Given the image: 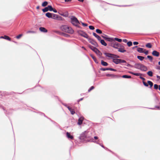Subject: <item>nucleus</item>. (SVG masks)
<instances>
[{
	"instance_id": "19",
	"label": "nucleus",
	"mask_w": 160,
	"mask_h": 160,
	"mask_svg": "<svg viewBox=\"0 0 160 160\" xmlns=\"http://www.w3.org/2000/svg\"><path fill=\"white\" fill-rule=\"evenodd\" d=\"M90 56L96 63L98 64V63L96 58L92 54H90Z\"/></svg>"
},
{
	"instance_id": "2",
	"label": "nucleus",
	"mask_w": 160,
	"mask_h": 160,
	"mask_svg": "<svg viewBox=\"0 0 160 160\" xmlns=\"http://www.w3.org/2000/svg\"><path fill=\"white\" fill-rule=\"evenodd\" d=\"M70 19L71 22L73 25L79 28H82V27L79 25L80 24V23L76 17L72 16L70 18Z\"/></svg>"
},
{
	"instance_id": "35",
	"label": "nucleus",
	"mask_w": 160,
	"mask_h": 160,
	"mask_svg": "<svg viewBox=\"0 0 160 160\" xmlns=\"http://www.w3.org/2000/svg\"><path fill=\"white\" fill-rule=\"evenodd\" d=\"M56 20L63 21L64 20V19L61 16L58 15L57 19Z\"/></svg>"
},
{
	"instance_id": "39",
	"label": "nucleus",
	"mask_w": 160,
	"mask_h": 160,
	"mask_svg": "<svg viewBox=\"0 0 160 160\" xmlns=\"http://www.w3.org/2000/svg\"><path fill=\"white\" fill-rule=\"evenodd\" d=\"M42 10L43 12H45L48 11V8L47 7H45L44 8H43L42 9Z\"/></svg>"
},
{
	"instance_id": "48",
	"label": "nucleus",
	"mask_w": 160,
	"mask_h": 160,
	"mask_svg": "<svg viewBox=\"0 0 160 160\" xmlns=\"http://www.w3.org/2000/svg\"><path fill=\"white\" fill-rule=\"evenodd\" d=\"M109 70H110L111 71H113L114 72H116L117 71V70L116 69H115L114 68H109Z\"/></svg>"
},
{
	"instance_id": "6",
	"label": "nucleus",
	"mask_w": 160,
	"mask_h": 160,
	"mask_svg": "<svg viewBox=\"0 0 160 160\" xmlns=\"http://www.w3.org/2000/svg\"><path fill=\"white\" fill-rule=\"evenodd\" d=\"M104 54L106 56L109 57L112 59H113L118 58H120V57L118 55L111 53L105 52L104 53Z\"/></svg>"
},
{
	"instance_id": "42",
	"label": "nucleus",
	"mask_w": 160,
	"mask_h": 160,
	"mask_svg": "<svg viewBox=\"0 0 160 160\" xmlns=\"http://www.w3.org/2000/svg\"><path fill=\"white\" fill-rule=\"evenodd\" d=\"M96 32L98 34H102V31L99 29H97L96 30Z\"/></svg>"
},
{
	"instance_id": "58",
	"label": "nucleus",
	"mask_w": 160,
	"mask_h": 160,
	"mask_svg": "<svg viewBox=\"0 0 160 160\" xmlns=\"http://www.w3.org/2000/svg\"><path fill=\"white\" fill-rule=\"evenodd\" d=\"M108 151H109V152H112V153L113 154H114L118 158V155H117L116 154V153H114L113 152H112V151H111V150H109V149H108Z\"/></svg>"
},
{
	"instance_id": "64",
	"label": "nucleus",
	"mask_w": 160,
	"mask_h": 160,
	"mask_svg": "<svg viewBox=\"0 0 160 160\" xmlns=\"http://www.w3.org/2000/svg\"><path fill=\"white\" fill-rule=\"evenodd\" d=\"M156 69H157L160 70V66H157L156 67Z\"/></svg>"
},
{
	"instance_id": "47",
	"label": "nucleus",
	"mask_w": 160,
	"mask_h": 160,
	"mask_svg": "<svg viewBox=\"0 0 160 160\" xmlns=\"http://www.w3.org/2000/svg\"><path fill=\"white\" fill-rule=\"evenodd\" d=\"M94 88V87L93 86H91L88 89V92H90L92 90H93Z\"/></svg>"
},
{
	"instance_id": "18",
	"label": "nucleus",
	"mask_w": 160,
	"mask_h": 160,
	"mask_svg": "<svg viewBox=\"0 0 160 160\" xmlns=\"http://www.w3.org/2000/svg\"><path fill=\"white\" fill-rule=\"evenodd\" d=\"M68 109L69 111L70 112L71 114L73 115L75 113V111L74 109H72L70 107H68Z\"/></svg>"
},
{
	"instance_id": "46",
	"label": "nucleus",
	"mask_w": 160,
	"mask_h": 160,
	"mask_svg": "<svg viewBox=\"0 0 160 160\" xmlns=\"http://www.w3.org/2000/svg\"><path fill=\"white\" fill-rule=\"evenodd\" d=\"M142 74L141 73H134V75H135L136 76H140L142 75Z\"/></svg>"
},
{
	"instance_id": "43",
	"label": "nucleus",
	"mask_w": 160,
	"mask_h": 160,
	"mask_svg": "<svg viewBox=\"0 0 160 160\" xmlns=\"http://www.w3.org/2000/svg\"><path fill=\"white\" fill-rule=\"evenodd\" d=\"M127 45L128 47H130L132 45V42L131 41H128L127 43Z\"/></svg>"
},
{
	"instance_id": "40",
	"label": "nucleus",
	"mask_w": 160,
	"mask_h": 160,
	"mask_svg": "<svg viewBox=\"0 0 160 160\" xmlns=\"http://www.w3.org/2000/svg\"><path fill=\"white\" fill-rule=\"evenodd\" d=\"M100 70L101 71H105L106 70H109V68H101L100 69Z\"/></svg>"
},
{
	"instance_id": "30",
	"label": "nucleus",
	"mask_w": 160,
	"mask_h": 160,
	"mask_svg": "<svg viewBox=\"0 0 160 160\" xmlns=\"http://www.w3.org/2000/svg\"><path fill=\"white\" fill-rule=\"evenodd\" d=\"M116 41L118 42H121L122 41V40L121 39L117 38H113V41Z\"/></svg>"
},
{
	"instance_id": "36",
	"label": "nucleus",
	"mask_w": 160,
	"mask_h": 160,
	"mask_svg": "<svg viewBox=\"0 0 160 160\" xmlns=\"http://www.w3.org/2000/svg\"><path fill=\"white\" fill-rule=\"evenodd\" d=\"M137 58L139 60L141 61H142L143 59L144 58V57L140 56H137Z\"/></svg>"
},
{
	"instance_id": "57",
	"label": "nucleus",
	"mask_w": 160,
	"mask_h": 160,
	"mask_svg": "<svg viewBox=\"0 0 160 160\" xmlns=\"http://www.w3.org/2000/svg\"><path fill=\"white\" fill-rule=\"evenodd\" d=\"M119 48H125L121 44H120L119 43Z\"/></svg>"
},
{
	"instance_id": "32",
	"label": "nucleus",
	"mask_w": 160,
	"mask_h": 160,
	"mask_svg": "<svg viewBox=\"0 0 160 160\" xmlns=\"http://www.w3.org/2000/svg\"><path fill=\"white\" fill-rule=\"evenodd\" d=\"M147 74L150 77H152L153 76V72L151 71H149L147 72Z\"/></svg>"
},
{
	"instance_id": "23",
	"label": "nucleus",
	"mask_w": 160,
	"mask_h": 160,
	"mask_svg": "<svg viewBox=\"0 0 160 160\" xmlns=\"http://www.w3.org/2000/svg\"><path fill=\"white\" fill-rule=\"evenodd\" d=\"M105 40L108 42H112L113 41V38H110L108 37Z\"/></svg>"
},
{
	"instance_id": "62",
	"label": "nucleus",
	"mask_w": 160,
	"mask_h": 160,
	"mask_svg": "<svg viewBox=\"0 0 160 160\" xmlns=\"http://www.w3.org/2000/svg\"><path fill=\"white\" fill-rule=\"evenodd\" d=\"M92 142H94L95 143H96L97 144H99V143L98 142V141H95V140H93V139H92Z\"/></svg>"
},
{
	"instance_id": "4",
	"label": "nucleus",
	"mask_w": 160,
	"mask_h": 160,
	"mask_svg": "<svg viewBox=\"0 0 160 160\" xmlns=\"http://www.w3.org/2000/svg\"><path fill=\"white\" fill-rule=\"evenodd\" d=\"M88 132L87 131H85L80 134V136L78 137L79 139L82 141L83 142L88 137L87 134Z\"/></svg>"
},
{
	"instance_id": "20",
	"label": "nucleus",
	"mask_w": 160,
	"mask_h": 160,
	"mask_svg": "<svg viewBox=\"0 0 160 160\" xmlns=\"http://www.w3.org/2000/svg\"><path fill=\"white\" fill-rule=\"evenodd\" d=\"M101 64L104 66H107L108 65V64L107 62L103 60L101 61Z\"/></svg>"
},
{
	"instance_id": "53",
	"label": "nucleus",
	"mask_w": 160,
	"mask_h": 160,
	"mask_svg": "<svg viewBox=\"0 0 160 160\" xmlns=\"http://www.w3.org/2000/svg\"><path fill=\"white\" fill-rule=\"evenodd\" d=\"M142 83L144 86L147 87H148V83H146L145 82H144V81H142Z\"/></svg>"
},
{
	"instance_id": "10",
	"label": "nucleus",
	"mask_w": 160,
	"mask_h": 160,
	"mask_svg": "<svg viewBox=\"0 0 160 160\" xmlns=\"http://www.w3.org/2000/svg\"><path fill=\"white\" fill-rule=\"evenodd\" d=\"M140 70L141 71L145 72L147 70L148 68L146 66L142 64Z\"/></svg>"
},
{
	"instance_id": "33",
	"label": "nucleus",
	"mask_w": 160,
	"mask_h": 160,
	"mask_svg": "<svg viewBox=\"0 0 160 160\" xmlns=\"http://www.w3.org/2000/svg\"><path fill=\"white\" fill-rule=\"evenodd\" d=\"M152 45L151 43H147L146 45V47L148 48H151L152 47Z\"/></svg>"
},
{
	"instance_id": "54",
	"label": "nucleus",
	"mask_w": 160,
	"mask_h": 160,
	"mask_svg": "<svg viewBox=\"0 0 160 160\" xmlns=\"http://www.w3.org/2000/svg\"><path fill=\"white\" fill-rule=\"evenodd\" d=\"M48 119H49L51 122H52L53 124H55V125H57V123L56 122H55L54 121L52 120V119H51L50 118H48Z\"/></svg>"
},
{
	"instance_id": "61",
	"label": "nucleus",
	"mask_w": 160,
	"mask_h": 160,
	"mask_svg": "<svg viewBox=\"0 0 160 160\" xmlns=\"http://www.w3.org/2000/svg\"><path fill=\"white\" fill-rule=\"evenodd\" d=\"M139 78H140L142 80V81H144L145 80V78H143L141 76H140L139 77Z\"/></svg>"
},
{
	"instance_id": "12",
	"label": "nucleus",
	"mask_w": 160,
	"mask_h": 160,
	"mask_svg": "<svg viewBox=\"0 0 160 160\" xmlns=\"http://www.w3.org/2000/svg\"><path fill=\"white\" fill-rule=\"evenodd\" d=\"M152 54L153 56L156 57H158L159 55V53L155 50H153L152 52Z\"/></svg>"
},
{
	"instance_id": "45",
	"label": "nucleus",
	"mask_w": 160,
	"mask_h": 160,
	"mask_svg": "<svg viewBox=\"0 0 160 160\" xmlns=\"http://www.w3.org/2000/svg\"><path fill=\"white\" fill-rule=\"evenodd\" d=\"M38 113L40 115H43L46 118H48V117H47L46 116L44 113L41 112H38Z\"/></svg>"
},
{
	"instance_id": "15",
	"label": "nucleus",
	"mask_w": 160,
	"mask_h": 160,
	"mask_svg": "<svg viewBox=\"0 0 160 160\" xmlns=\"http://www.w3.org/2000/svg\"><path fill=\"white\" fill-rule=\"evenodd\" d=\"M39 30L42 32L46 33L48 32V30L45 28L43 27H40L39 28Z\"/></svg>"
},
{
	"instance_id": "11",
	"label": "nucleus",
	"mask_w": 160,
	"mask_h": 160,
	"mask_svg": "<svg viewBox=\"0 0 160 160\" xmlns=\"http://www.w3.org/2000/svg\"><path fill=\"white\" fill-rule=\"evenodd\" d=\"M106 76L107 77H111L113 78H119L120 77L118 75H114L113 74H106Z\"/></svg>"
},
{
	"instance_id": "55",
	"label": "nucleus",
	"mask_w": 160,
	"mask_h": 160,
	"mask_svg": "<svg viewBox=\"0 0 160 160\" xmlns=\"http://www.w3.org/2000/svg\"><path fill=\"white\" fill-rule=\"evenodd\" d=\"M96 38H97L99 41L101 39V37L98 35L96 36Z\"/></svg>"
},
{
	"instance_id": "24",
	"label": "nucleus",
	"mask_w": 160,
	"mask_h": 160,
	"mask_svg": "<svg viewBox=\"0 0 160 160\" xmlns=\"http://www.w3.org/2000/svg\"><path fill=\"white\" fill-rule=\"evenodd\" d=\"M118 51L119 52L122 53H124L126 52V50L125 49V48H118Z\"/></svg>"
},
{
	"instance_id": "44",
	"label": "nucleus",
	"mask_w": 160,
	"mask_h": 160,
	"mask_svg": "<svg viewBox=\"0 0 160 160\" xmlns=\"http://www.w3.org/2000/svg\"><path fill=\"white\" fill-rule=\"evenodd\" d=\"M159 85L157 84H155L154 85V88L155 89H158Z\"/></svg>"
},
{
	"instance_id": "60",
	"label": "nucleus",
	"mask_w": 160,
	"mask_h": 160,
	"mask_svg": "<svg viewBox=\"0 0 160 160\" xmlns=\"http://www.w3.org/2000/svg\"><path fill=\"white\" fill-rule=\"evenodd\" d=\"M144 53L146 55H147L148 54V50L144 51Z\"/></svg>"
},
{
	"instance_id": "29",
	"label": "nucleus",
	"mask_w": 160,
	"mask_h": 160,
	"mask_svg": "<svg viewBox=\"0 0 160 160\" xmlns=\"http://www.w3.org/2000/svg\"><path fill=\"white\" fill-rule=\"evenodd\" d=\"M59 14L65 17H67L68 16V12H67L65 14H64L63 13H59Z\"/></svg>"
},
{
	"instance_id": "14",
	"label": "nucleus",
	"mask_w": 160,
	"mask_h": 160,
	"mask_svg": "<svg viewBox=\"0 0 160 160\" xmlns=\"http://www.w3.org/2000/svg\"><path fill=\"white\" fill-rule=\"evenodd\" d=\"M0 38H3L9 41H11V38L9 37L6 35L0 37Z\"/></svg>"
},
{
	"instance_id": "37",
	"label": "nucleus",
	"mask_w": 160,
	"mask_h": 160,
	"mask_svg": "<svg viewBox=\"0 0 160 160\" xmlns=\"http://www.w3.org/2000/svg\"><path fill=\"white\" fill-rule=\"evenodd\" d=\"M119 43L117 42H115V47H114V48L118 49V48H119Z\"/></svg>"
},
{
	"instance_id": "49",
	"label": "nucleus",
	"mask_w": 160,
	"mask_h": 160,
	"mask_svg": "<svg viewBox=\"0 0 160 160\" xmlns=\"http://www.w3.org/2000/svg\"><path fill=\"white\" fill-rule=\"evenodd\" d=\"M89 28L91 30H93L95 28L94 26L92 25H90L89 26Z\"/></svg>"
},
{
	"instance_id": "25",
	"label": "nucleus",
	"mask_w": 160,
	"mask_h": 160,
	"mask_svg": "<svg viewBox=\"0 0 160 160\" xmlns=\"http://www.w3.org/2000/svg\"><path fill=\"white\" fill-rule=\"evenodd\" d=\"M52 18H51L55 20H57V19L58 15L52 13Z\"/></svg>"
},
{
	"instance_id": "8",
	"label": "nucleus",
	"mask_w": 160,
	"mask_h": 160,
	"mask_svg": "<svg viewBox=\"0 0 160 160\" xmlns=\"http://www.w3.org/2000/svg\"><path fill=\"white\" fill-rule=\"evenodd\" d=\"M88 39L89 42L94 45L95 46L94 47H98V45L97 42L92 38H89Z\"/></svg>"
},
{
	"instance_id": "27",
	"label": "nucleus",
	"mask_w": 160,
	"mask_h": 160,
	"mask_svg": "<svg viewBox=\"0 0 160 160\" xmlns=\"http://www.w3.org/2000/svg\"><path fill=\"white\" fill-rule=\"evenodd\" d=\"M147 82L148 84V85H150V88H151L153 85L152 82L148 80Z\"/></svg>"
},
{
	"instance_id": "31",
	"label": "nucleus",
	"mask_w": 160,
	"mask_h": 160,
	"mask_svg": "<svg viewBox=\"0 0 160 160\" xmlns=\"http://www.w3.org/2000/svg\"><path fill=\"white\" fill-rule=\"evenodd\" d=\"M124 64H122L121 63V65H125V66H127V67H132V68H133V67H134V66L132 65H131L130 64H129V63H128L127 62V63H124Z\"/></svg>"
},
{
	"instance_id": "22",
	"label": "nucleus",
	"mask_w": 160,
	"mask_h": 160,
	"mask_svg": "<svg viewBox=\"0 0 160 160\" xmlns=\"http://www.w3.org/2000/svg\"><path fill=\"white\" fill-rule=\"evenodd\" d=\"M99 42H100L103 45L106 46L107 45V43L105 42V41L103 39H101Z\"/></svg>"
},
{
	"instance_id": "63",
	"label": "nucleus",
	"mask_w": 160,
	"mask_h": 160,
	"mask_svg": "<svg viewBox=\"0 0 160 160\" xmlns=\"http://www.w3.org/2000/svg\"><path fill=\"white\" fill-rule=\"evenodd\" d=\"M133 44L134 45H137L138 44V42H134Z\"/></svg>"
},
{
	"instance_id": "51",
	"label": "nucleus",
	"mask_w": 160,
	"mask_h": 160,
	"mask_svg": "<svg viewBox=\"0 0 160 160\" xmlns=\"http://www.w3.org/2000/svg\"><path fill=\"white\" fill-rule=\"evenodd\" d=\"M22 36V34H21L18 35L16 37V38L18 39H19Z\"/></svg>"
},
{
	"instance_id": "21",
	"label": "nucleus",
	"mask_w": 160,
	"mask_h": 160,
	"mask_svg": "<svg viewBox=\"0 0 160 160\" xmlns=\"http://www.w3.org/2000/svg\"><path fill=\"white\" fill-rule=\"evenodd\" d=\"M52 13L49 12H47L46 13H45V16L46 17H48V18H52Z\"/></svg>"
},
{
	"instance_id": "41",
	"label": "nucleus",
	"mask_w": 160,
	"mask_h": 160,
	"mask_svg": "<svg viewBox=\"0 0 160 160\" xmlns=\"http://www.w3.org/2000/svg\"><path fill=\"white\" fill-rule=\"evenodd\" d=\"M147 58H148L150 61L151 62H152L153 60V57L150 55H148L147 56Z\"/></svg>"
},
{
	"instance_id": "50",
	"label": "nucleus",
	"mask_w": 160,
	"mask_h": 160,
	"mask_svg": "<svg viewBox=\"0 0 160 160\" xmlns=\"http://www.w3.org/2000/svg\"><path fill=\"white\" fill-rule=\"evenodd\" d=\"M82 24L84 27H87L88 26V24L87 23H84L82 22H81Z\"/></svg>"
},
{
	"instance_id": "38",
	"label": "nucleus",
	"mask_w": 160,
	"mask_h": 160,
	"mask_svg": "<svg viewBox=\"0 0 160 160\" xmlns=\"http://www.w3.org/2000/svg\"><path fill=\"white\" fill-rule=\"evenodd\" d=\"M48 8V11H52L53 10V8L52 6L51 5H48L47 6Z\"/></svg>"
},
{
	"instance_id": "3",
	"label": "nucleus",
	"mask_w": 160,
	"mask_h": 160,
	"mask_svg": "<svg viewBox=\"0 0 160 160\" xmlns=\"http://www.w3.org/2000/svg\"><path fill=\"white\" fill-rule=\"evenodd\" d=\"M88 47L98 55L101 56L102 55V53L96 48V47L92 46L90 44L88 45Z\"/></svg>"
},
{
	"instance_id": "16",
	"label": "nucleus",
	"mask_w": 160,
	"mask_h": 160,
	"mask_svg": "<svg viewBox=\"0 0 160 160\" xmlns=\"http://www.w3.org/2000/svg\"><path fill=\"white\" fill-rule=\"evenodd\" d=\"M145 49L141 48H138L137 51L139 53H143L144 51H145Z\"/></svg>"
},
{
	"instance_id": "26",
	"label": "nucleus",
	"mask_w": 160,
	"mask_h": 160,
	"mask_svg": "<svg viewBox=\"0 0 160 160\" xmlns=\"http://www.w3.org/2000/svg\"><path fill=\"white\" fill-rule=\"evenodd\" d=\"M121 77L125 78H131V76L130 75H124L121 76Z\"/></svg>"
},
{
	"instance_id": "56",
	"label": "nucleus",
	"mask_w": 160,
	"mask_h": 160,
	"mask_svg": "<svg viewBox=\"0 0 160 160\" xmlns=\"http://www.w3.org/2000/svg\"><path fill=\"white\" fill-rule=\"evenodd\" d=\"M61 103L63 105H64V106H65V107H66V108H68V107H69V106H68L65 103H63V102H61Z\"/></svg>"
},
{
	"instance_id": "34",
	"label": "nucleus",
	"mask_w": 160,
	"mask_h": 160,
	"mask_svg": "<svg viewBox=\"0 0 160 160\" xmlns=\"http://www.w3.org/2000/svg\"><path fill=\"white\" fill-rule=\"evenodd\" d=\"M115 42H109L108 44V45L114 48L115 47Z\"/></svg>"
},
{
	"instance_id": "9",
	"label": "nucleus",
	"mask_w": 160,
	"mask_h": 160,
	"mask_svg": "<svg viewBox=\"0 0 160 160\" xmlns=\"http://www.w3.org/2000/svg\"><path fill=\"white\" fill-rule=\"evenodd\" d=\"M131 62H132L134 63H135V66H134V68L138 69H140V68H141V65H142V64H141L139 63H135V62L133 60H131L130 61Z\"/></svg>"
},
{
	"instance_id": "59",
	"label": "nucleus",
	"mask_w": 160,
	"mask_h": 160,
	"mask_svg": "<svg viewBox=\"0 0 160 160\" xmlns=\"http://www.w3.org/2000/svg\"><path fill=\"white\" fill-rule=\"evenodd\" d=\"M27 33H34L35 32L33 31H28L27 32Z\"/></svg>"
},
{
	"instance_id": "13",
	"label": "nucleus",
	"mask_w": 160,
	"mask_h": 160,
	"mask_svg": "<svg viewBox=\"0 0 160 160\" xmlns=\"http://www.w3.org/2000/svg\"><path fill=\"white\" fill-rule=\"evenodd\" d=\"M84 118L83 117H80L78 119V124L79 125H81L82 123V122L84 120Z\"/></svg>"
},
{
	"instance_id": "17",
	"label": "nucleus",
	"mask_w": 160,
	"mask_h": 160,
	"mask_svg": "<svg viewBox=\"0 0 160 160\" xmlns=\"http://www.w3.org/2000/svg\"><path fill=\"white\" fill-rule=\"evenodd\" d=\"M67 137L68 138H70L71 139H73V137L72 135H71L70 133L68 132H66Z\"/></svg>"
},
{
	"instance_id": "1",
	"label": "nucleus",
	"mask_w": 160,
	"mask_h": 160,
	"mask_svg": "<svg viewBox=\"0 0 160 160\" xmlns=\"http://www.w3.org/2000/svg\"><path fill=\"white\" fill-rule=\"evenodd\" d=\"M60 29L63 32L72 34L74 33V31L72 28L67 25H63L60 27Z\"/></svg>"
},
{
	"instance_id": "28",
	"label": "nucleus",
	"mask_w": 160,
	"mask_h": 160,
	"mask_svg": "<svg viewBox=\"0 0 160 160\" xmlns=\"http://www.w3.org/2000/svg\"><path fill=\"white\" fill-rule=\"evenodd\" d=\"M48 2L47 1H45L43 2L42 4V6L43 7H45L47 5Z\"/></svg>"
},
{
	"instance_id": "5",
	"label": "nucleus",
	"mask_w": 160,
	"mask_h": 160,
	"mask_svg": "<svg viewBox=\"0 0 160 160\" xmlns=\"http://www.w3.org/2000/svg\"><path fill=\"white\" fill-rule=\"evenodd\" d=\"M112 62L116 64H120L121 65L122 63H127V62L124 60L118 58L113 59Z\"/></svg>"
},
{
	"instance_id": "7",
	"label": "nucleus",
	"mask_w": 160,
	"mask_h": 160,
	"mask_svg": "<svg viewBox=\"0 0 160 160\" xmlns=\"http://www.w3.org/2000/svg\"><path fill=\"white\" fill-rule=\"evenodd\" d=\"M77 32L79 35L87 39L89 38L88 35L84 31L81 30H77Z\"/></svg>"
},
{
	"instance_id": "52",
	"label": "nucleus",
	"mask_w": 160,
	"mask_h": 160,
	"mask_svg": "<svg viewBox=\"0 0 160 160\" xmlns=\"http://www.w3.org/2000/svg\"><path fill=\"white\" fill-rule=\"evenodd\" d=\"M101 36L103 38L106 40V38L108 37V36L106 35L103 34V35H102Z\"/></svg>"
}]
</instances>
